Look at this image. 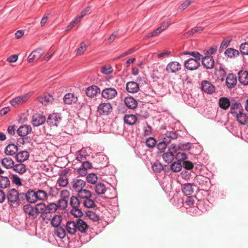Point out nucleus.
<instances>
[{"instance_id": "nucleus-1", "label": "nucleus", "mask_w": 248, "mask_h": 248, "mask_svg": "<svg viewBox=\"0 0 248 248\" xmlns=\"http://www.w3.org/2000/svg\"><path fill=\"white\" fill-rule=\"evenodd\" d=\"M21 193H19L14 188L9 190L6 195V198L10 207H15L19 205V199H21Z\"/></svg>"}, {"instance_id": "nucleus-2", "label": "nucleus", "mask_w": 248, "mask_h": 248, "mask_svg": "<svg viewBox=\"0 0 248 248\" xmlns=\"http://www.w3.org/2000/svg\"><path fill=\"white\" fill-rule=\"evenodd\" d=\"M32 93H28L23 95L16 97L10 101L11 105L15 107L26 102L32 95Z\"/></svg>"}, {"instance_id": "nucleus-3", "label": "nucleus", "mask_w": 248, "mask_h": 248, "mask_svg": "<svg viewBox=\"0 0 248 248\" xmlns=\"http://www.w3.org/2000/svg\"><path fill=\"white\" fill-rule=\"evenodd\" d=\"M70 185L73 189L78 192L85 187L86 182L80 179L79 177H77L72 180Z\"/></svg>"}, {"instance_id": "nucleus-4", "label": "nucleus", "mask_w": 248, "mask_h": 248, "mask_svg": "<svg viewBox=\"0 0 248 248\" xmlns=\"http://www.w3.org/2000/svg\"><path fill=\"white\" fill-rule=\"evenodd\" d=\"M95 195L93 193H90L87 196L84 197V198L81 199L82 200V203L83 206L87 208H93L95 207Z\"/></svg>"}, {"instance_id": "nucleus-5", "label": "nucleus", "mask_w": 248, "mask_h": 248, "mask_svg": "<svg viewBox=\"0 0 248 248\" xmlns=\"http://www.w3.org/2000/svg\"><path fill=\"white\" fill-rule=\"evenodd\" d=\"M36 191L29 189L26 193H21V199L23 200L26 199L30 203H35L37 201Z\"/></svg>"}, {"instance_id": "nucleus-6", "label": "nucleus", "mask_w": 248, "mask_h": 248, "mask_svg": "<svg viewBox=\"0 0 248 248\" xmlns=\"http://www.w3.org/2000/svg\"><path fill=\"white\" fill-rule=\"evenodd\" d=\"M62 121V117L59 113H53L49 115L47 123L50 126H58Z\"/></svg>"}, {"instance_id": "nucleus-7", "label": "nucleus", "mask_w": 248, "mask_h": 248, "mask_svg": "<svg viewBox=\"0 0 248 248\" xmlns=\"http://www.w3.org/2000/svg\"><path fill=\"white\" fill-rule=\"evenodd\" d=\"M117 91L114 88H106L102 91V96L107 99H112L117 95Z\"/></svg>"}, {"instance_id": "nucleus-8", "label": "nucleus", "mask_w": 248, "mask_h": 248, "mask_svg": "<svg viewBox=\"0 0 248 248\" xmlns=\"http://www.w3.org/2000/svg\"><path fill=\"white\" fill-rule=\"evenodd\" d=\"M112 106L110 103H102L98 107L97 111L101 115H108L112 111Z\"/></svg>"}, {"instance_id": "nucleus-9", "label": "nucleus", "mask_w": 248, "mask_h": 248, "mask_svg": "<svg viewBox=\"0 0 248 248\" xmlns=\"http://www.w3.org/2000/svg\"><path fill=\"white\" fill-rule=\"evenodd\" d=\"M200 65V61L192 58L188 59L184 62L185 67L189 70H194L198 69Z\"/></svg>"}, {"instance_id": "nucleus-10", "label": "nucleus", "mask_w": 248, "mask_h": 248, "mask_svg": "<svg viewBox=\"0 0 248 248\" xmlns=\"http://www.w3.org/2000/svg\"><path fill=\"white\" fill-rule=\"evenodd\" d=\"M32 130L31 126L29 125H22L16 130L17 135L22 138H25Z\"/></svg>"}, {"instance_id": "nucleus-11", "label": "nucleus", "mask_w": 248, "mask_h": 248, "mask_svg": "<svg viewBox=\"0 0 248 248\" xmlns=\"http://www.w3.org/2000/svg\"><path fill=\"white\" fill-rule=\"evenodd\" d=\"M46 120V118L44 115L35 114L32 117L31 124L34 127H36L44 124Z\"/></svg>"}, {"instance_id": "nucleus-12", "label": "nucleus", "mask_w": 248, "mask_h": 248, "mask_svg": "<svg viewBox=\"0 0 248 248\" xmlns=\"http://www.w3.org/2000/svg\"><path fill=\"white\" fill-rule=\"evenodd\" d=\"M23 211L29 215L30 218L31 219L36 218V209L35 207H33L30 204L24 205L23 208Z\"/></svg>"}, {"instance_id": "nucleus-13", "label": "nucleus", "mask_w": 248, "mask_h": 248, "mask_svg": "<svg viewBox=\"0 0 248 248\" xmlns=\"http://www.w3.org/2000/svg\"><path fill=\"white\" fill-rule=\"evenodd\" d=\"M181 69V65L177 62L173 61L169 62L166 67V70L168 73H176Z\"/></svg>"}, {"instance_id": "nucleus-14", "label": "nucleus", "mask_w": 248, "mask_h": 248, "mask_svg": "<svg viewBox=\"0 0 248 248\" xmlns=\"http://www.w3.org/2000/svg\"><path fill=\"white\" fill-rule=\"evenodd\" d=\"M201 89L207 93L212 94L215 91V87L209 81L203 80L201 83Z\"/></svg>"}, {"instance_id": "nucleus-15", "label": "nucleus", "mask_w": 248, "mask_h": 248, "mask_svg": "<svg viewBox=\"0 0 248 248\" xmlns=\"http://www.w3.org/2000/svg\"><path fill=\"white\" fill-rule=\"evenodd\" d=\"M44 54V51L41 48H38L33 51L29 56L28 61L29 62L38 60Z\"/></svg>"}, {"instance_id": "nucleus-16", "label": "nucleus", "mask_w": 248, "mask_h": 248, "mask_svg": "<svg viewBox=\"0 0 248 248\" xmlns=\"http://www.w3.org/2000/svg\"><path fill=\"white\" fill-rule=\"evenodd\" d=\"M77 232L85 233L89 229V225L83 219L78 218L77 219Z\"/></svg>"}, {"instance_id": "nucleus-17", "label": "nucleus", "mask_w": 248, "mask_h": 248, "mask_svg": "<svg viewBox=\"0 0 248 248\" xmlns=\"http://www.w3.org/2000/svg\"><path fill=\"white\" fill-rule=\"evenodd\" d=\"M202 58V64L207 69H212L214 67L215 62L213 57L209 55H206Z\"/></svg>"}, {"instance_id": "nucleus-18", "label": "nucleus", "mask_w": 248, "mask_h": 248, "mask_svg": "<svg viewBox=\"0 0 248 248\" xmlns=\"http://www.w3.org/2000/svg\"><path fill=\"white\" fill-rule=\"evenodd\" d=\"M238 79L240 83L244 86L248 85V71L241 70L238 73Z\"/></svg>"}, {"instance_id": "nucleus-19", "label": "nucleus", "mask_w": 248, "mask_h": 248, "mask_svg": "<svg viewBox=\"0 0 248 248\" xmlns=\"http://www.w3.org/2000/svg\"><path fill=\"white\" fill-rule=\"evenodd\" d=\"M237 83L236 76L233 74H229L226 79V85L229 89L234 87Z\"/></svg>"}, {"instance_id": "nucleus-20", "label": "nucleus", "mask_w": 248, "mask_h": 248, "mask_svg": "<svg viewBox=\"0 0 248 248\" xmlns=\"http://www.w3.org/2000/svg\"><path fill=\"white\" fill-rule=\"evenodd\" d=\"M68 184V178L67 175L64 173H61L57 181L56 186L61 187H65Z\"/></svg>"}, {"instance_id": "nucleus-21", "label": "nucleus", "mask_w": 248, "mask_h": 248, "mask_svg": "<svg viewBox=\"0 0 248 248\" xmlns=\"http://www.w3.org/2000/svg\"><path fill=\"white\" fill-rule=\"evenodd\" d=\"M126 89L129 93H134L140 90L139 84L134 81H129L126 83Z\"/></svg>"}, {"instance_id": "nucleus-22", "label": "nucleus", "mask_w": 248, "mask_h": 248, "mask_svg": "<svg viewBox=\"0 0 248 248\" xmlns=\"http://www.w3.org/2000/svg\"><path fill=\"white\" fill-rule=\"evenodd\" d=\"M211 203L207 200L200 201L198 204V208L202 211L206 212L209 210L211 207Z\"/></svg>"}, {"instance_id": "nucleus-23", "label": "nucleus", "mask_w": 248, "mask_h": 248, "mask_svg": "<svg viewBox=\"0 0 248 248\" xmlns=\"http://www.w3.org/2000/svg\"><path fill=\"white\" fill-rule=\"evenodd\" d=\"M100 89L95 85L88 87L86 91V95L91 98L93 97L97 93H100Z\"/></svg>"}, {"instance_id": "nucleus-24", "label": "nucleus", "mask_w": 248, "mask_h": 248, "mask_svg": "<svg viewBox=\"0 0 248 248\" xmlns=\"http://www.w3.org/2000/svg\"><path fill=\"white\" fill-rule=\"evenodd\" d=\"M77 220L69 221L66 223V230L70 234H74L77 232Z\"/></svg>"}, {"instance_id": "nucleus-25", "label": "nucleus", "mask_w": 248, "mask_h": 248, "mask_svg": "<svg viewBox=\"0 0 248 248\" xmlns=\"http://www.w3.org/2000/svg\"><path fill=\"white\" fill-rule=\"evenodd\" d=\"M236 118L238 122L242 125H245L247 124L248 121V117L246 113L243 112V110L239 111V113L236 114Z\"/></svg>"}, {"instance_id": "nucleus-26", "label": "nucleus", "mask_w": 248, "mask_h": 248, "mask_svg": "<svg viewBox=\"0 0 248 248\" xmlns=\"http://www.w3.org/2000/svg\"><path fill=\"white\" fill-rule=\"evenodd\" d=\"M194 181L195 183L198 184L202 186H203L210 182V179L202 175H199L195 178Z\"/></svg>"}, {"instance_id": "nucleus-27", "label": "nucleus", "mask_w": 248, "mask_h": 248, "mask_svg": "<svg viewBox=\"0 0 248 248\" xmlns=\"http://www.w3.org/2000/svg\"><path fill=\"white\" fill-rule=\"evenodd\" d=\"M124 103L126 106L130 109H134L138 105L136 100L131 96L125 97L124 99Z\"/></svg>"}, {"instance_id": "nucleus-28", "label": "nucleus", "mask_w": 248, "mask_h": 248, "mask_svg": "<svg viewBox=\"0 0 248 248\" xmlns=\"http://www.w3.org/2000/svg\"><path fill=\"white\" fill-rule=\"evenodd\" d=\"M219 107L224 109H228L231 106V102L228 97H222L219 98L218 101Z\"/></svg>"}, {"instance_id": "nucleus-29", "label": "nucleus", "mask_w": 248, "mask_h": 248, "mask_svg": "<svg viewBox=\"0 0 248 248\" xmlns=\"http://www.w3.org/2000/svg\"><path fill=\"white\" fill-rule=\"evenodd\" d=\"M18 151L17 146L14 144H9L5 148V153L8 155H13Z\"/></svg>"}, {"instance_id": "nucleus-30", "label": "nucleus", "mask_w": 248, "mask_h": 248, "mask_svg": "<svg viewBox=\"0 0 248 248\" xmlns=\"http://www.w3.org/2000/svg\"><path fill=\"white\" fill-rule=\"evenodd\" d=\"M16 157L17 162H23L28 159L29 154L26 151H22L17 153Z\"/></svg>"}, {"instance_id": "nucleus-31", "label": "nucleus", "mask_w": 248, "mask_h": 248, "mask_svg": "<svg viewBox=\"0 0 248 248\" xmlns=\"http://www.w3.org/2000/svg\"><path fill=\"white\" fill-rule=\"evenodd\" d=\"M162 158L165 162L167 163H170L175 158V154H174L173 152L168 151L167 152L163 153L162 155Z\"/></svg>"}, {"instance_id": "nucleus-32", "label": "nucleus", "mask_w": 248, "mask_h": 248, "mask_svg": "<svg viewBox=\"0 0 248 248\" xmlns=\"http://www.w3.org/2000/svg\"><path fill=\"white\" fill-rule=\"evenodd\" d=\"M178 138V134L176 132L171 131L167 132L164 138V140L168 144L170 143L171 140H176Z\"/></svg>"}, {"instance_id": "nucleus-33", "label": "nucleus", "mask_w": 248, "mask_h": 248, "mask_svg": "<svg viewBox=\"0 0 248 248\" xmlns=\"http://www.w3.org/2000/svg\"><path fill=\"white\" fill-rule=\"evenodd\" d=\"M13 169L14 171L20 174H23L27 170L26 165L22 163V162L14 165Z\"/></svg>"}, {"instance_id": "nucleus-34", "label": "nucleus", "mask_w": 248, "mask_h": 248, "mask_svg": "<svg viewBox=\"0 0 248 248\" xmlns=\"http://www.w3.org/2000/svg\"><path fill=\"white\" fill-rule=\"evenodd\" d=\"M224 54L228 58H232L239 56V52L234 48H228L225 51Z\"/></svg>"}, {"instance_id": "nucleus-35", "label": "nucleus", "mask_w": 248, "mask_h": 248, "mask_svg": "<svg viewBox=\"0 0 248 248\" xmlns=\"http://www.w3.org/2000/svg\"><path fill=\"white\" fill-rule=\"evenodd\" d=\"M37 201H45L48 199L46 191L43 189H38L36 191Z\"/></svg>"}, {"instance_id": "nucleus-36", "label": "nucleus", "mask_w": 248, "mask_h": 248, "mask_svg": "<svg viewBox=\"0 0 248 248\" xmlns=\"http://www.w3.org/2000/svg\"><path fill=\"white\" fill-rule=\"evenodd\" d=\"M36 99L43 105H46L53 99V97L51 95L47 94L42 96H39Z\"/></svg>"}, {"instance_id": "nucleus-37", "label": "nucleus", "mask_w": 248, "mask_h": 248, "mask_svg": "<svg viewBox=\"0 0 248 248\" xmlns=\"http://www.w3.org/2000/svg\"><path fill=\"white\" fill-rule=\"evenodd\" d=\"M137 120V117L135 115H125L124 117V123L130 125L135 124Z\"/></svg>"}, {"instance_id": "nucleus-38", "label": "nucleus", "mask_w": 248, "mask_h": 248, "mask_svg": "<svg viewBox=\"0 0 248 248\" xmlns=\"http://www.w3.org/2000/svg\"><path fill=\"white\" fill-rule=\"evenodd\" d=\"M2 165L6 169L13 168L14 166V162L10 157H5L1 160Z\"/></svg>"}, {"instance_id": "nucleus-39", "label": "nucleus", "mask_w": 248, "mask_h": 248, "mask_svg": "<svg viewBox=\"0 0 248 248\" xmlns=\"http://www.w3.org/2000/svg\"><path fill=\"white\" fill-rule=\"evenodd\" d=\"M192 185L190 183H186L183 185L182 191L186 196H189L193 192Z\"/></svg>"}, {"instance_id": "nucleus-40", "label": "nucleus", "mask_w": 248, "mask_h": 248, "mask_svg": "<svg viewBox=\"0 0 248 248\" xmlns=\"http://www.w3.org/2000/svg\"><path fill=\"white\" fill-rule=\"evenodd\" d=\"M94 191L98 195L104 194L106 191L105 185L102 183H99L94 186Z\"/></svg>"}, {"instance_id": "nucleus-41", "label": "nucleus", "mask_w": 248, "mask_h": 248, "mask_svg": "<svg viewBox=\"0 0 248 248\" xmlns=\"http://www.w3.org/2000/svg\"><path fill=\"white\" fill-rule=\"evenodd\" d=\"M62 220V216L58 215H55L52 217L51 219V224L55 228L59 227Z\"/></svg>"}, {"instance_id": "nucleus-42", "label": "nucleus", "mask_w": 248, "mask_h": 248, "mask_svg": "<svg viewBox=\"0 0 248 248\" xmlns=\"http://www.w3.org/2000/svg\"><path fill=\"white\" fill-rule=\"evenodd\" d=\"M152 169L155 173H160L164 170V168L162 164L158 161H156L152 164Z\"/></svg>"}, {"instance_id": "nucleus-43", "label": "nucleus", "mask_w": 248, "mask_h": 248, "mask_svg": "<svg viewBox=\"0 0 248 248\" xmlns=\"http://www.w3.org/2000/svg\"><path fill=\"white\" fill-rule=\"evenodd\" d=\"M35 208L36 209V215L37 217L38 215L40 214L41 215L44 213L45 212H46V204L44 202H41L36 204Z\"/></svg>"}, {"instance_id": "nucleus-44", "label": "nucleus", "mask_w": 248, "mask_h": 248, "mask_svg": "<svg viewBox=\"0 0 248 248\" xmlns=\"http://www.w3.org/2000/svg\"><path fill=\"white\" fill-rule=\"evenodd\" d=\"M86 214L89 218L94 222L98 221L99 220V216L93 211L88 210L86 212Z\"/></svg>"}, {"instance_id": "nucleus-45", "label": "nucleus", "mask_w": 248, "mask_h": 248, "mask_svg": "<svg viewBox=\"0 0 248 248\" xmlns=\"http://www.w3.org/2000/svg\"><path fill=\"white\" fill-rule=\"evenodd\" d=\"M241 107V103L239 102H235L231 104L230 106V112L233 115H235L237 114L236 110L238 109L240 107Z\"/></svg>"}, {"instance_id": "nucleus-46", "label": "nucleus", "mask_w": 248, "mask_h": 248, "mask_svg": "<svg viewBox=\"0 0 248 248\" xmlns=\"http://www.w3.org/2000/svg\"><path fill=\"white\" fill-rule=\"evenodd\" d=\"M10 185V181L7 176H1L0 177V187L1 188H7Z\"/></svg>"}, {"instance_id": "nucleus-47", "label": "nucleus", "mask_w": 248, "mask_h": 248, "mask_svg": "<svg viewBox=\"0 0 248 248\" xmlns=\"http://www.w3.org/2000/svg\"><path fill=\"white\" fill-rule=\"evenodd\" d=\"M98 180L97 175L93 173H91L88 174L86 176V180L88 183L91 184H95L96 183Z\"/></svg>"}, {"instance_id": "nucleus-48", "label": "nucleus", "mask_w": 248, "mask_h": 248, "mask_svg": "<svg viewBox=\"0 0 248 248\" xmlns=\"http://www.w3.org/2000/svg\"><path fill=\"white\" fill-rule=\"evenodd\" d=\"M55 233L58 237L60 238H63L66 235L64 229L60 226L56 228L55 230Z\"/></svg>"}, {"instance_id": "nucleus-49", "label": "nucleus", "mask_w": 248, "mask_h": 248, "mask_svg": "<svg viewBox=\"0 0 248 248\" xmlns=\"http://www.w3.org/2000/svg\"><path fill=\"white\" fill-rule=\"evenodd\" d=\"M58 209L56 203L51 202L46 205V210L48 213H54Z\"/></svg>"}, {"instance_id": "nucleus-50", "label": "nucleus", "mask_w": 248, "mask_h": 248, "mask_svg": "<svg viewBox=\"0 0 248 248\" xmlns=\"http://www.w3.org/2000/svg\"><path fill=\"white\" fill-rule=\"evenodd\" d=\"M70 204L73 208L79 207L80 202L78 197L73 196L70 198Z\"/></svg>"}, {"instance_id": "nucleus-51", "label": "nucleus", "mask_w": 248, "mask_h": 248, "mask_svg": "<svg viewBox=\"0 0 248 248\" xmlns=\"http://www.w3.org/2000/svg\"><path fill=\"white\" fill-rule=\"evenodd\" d=\"M171 170L175 172L180 171L182 169L181 163L178 162H174L172 163L170 166Z\"/></svg>"}, {"instance_id": "nucleus-52", "label": "nucleus", "mask_w": 248, "mask_h": 248, "mask_svg": "<svg viewBox=\"0 0 248 248\" xmlns=\"http://www.w3.org/2000/svg\"><path fill=\"white\" fill-rule=\"evenodd\" d=\"M87 46V45L85 44L84 42H81L80 43V46L77 50V55H83L84 52L86 50Z\"/></svg>"}, {"instance_id": "nucleus-53", "label": "nucleus", "mask_w": 248, "mask_h": 248, "mask_svg": "<svg viewBox=\"0 0 248 248\" xmlns=\"http://www.w3.org/2000/svg\"><path fill=\"white\" fill-rule=\"evenodd\" d=\"M175 158H176L178 161L181 162L182 161H185L187 158L186 155L184 152H177L175 155Z\"/></svg>"}, {"instance_id": "nucleus-54", "label": "nucleus", "mask_w": 248, "mask_h": 248, "mask_svg": "<svg viewBox=\"0 0 248 248\" xmlns=\"http://www.w3.org/2000/svg\"><path fill=\"white\" fill-rule=\"evenodd\" d=\"M74 101V95L72 93H67L63 97V102L66 104H71Z\"/></svg>"}, {"instance_id": "nucleus-55", "label": "nucleus", "mask_w": 248, "mask_h": 248, "mask_svg": "<svg viewBox=\"0 0 248 248\" xmlns=\"http://www.w3.org/2000/svg\"><path fill=\"white\" fill-rule=\"evenodd\" d=\"M56 205H57L58 208L63 210L67 207L68 205V202L65 199L62 198L58 201V203L56 204Z\"/></svg>"}, {"instance_id": "nucleus-56", "label": "nucleus", "mask_w": 248, "mask_h": 248, "mask_svg": "<svg viewBox=\"0 0 248 248\" xmlns=\"http://www.w3.org/2000/svg\"><path fill=\"white\" fill-rule=\"evenodd\" d=\"M11 179L12 183L16 186H21L22 185L21 179L16 174H12Z\"/></svg>"}, {"instance_id": "nucleus-57", "label": "nucleus", "mask_w": 248, "mask_h": 248, "mask_svg": "<svg viewBox=\"0 0 248 248\" xmlns=\"http://www.w3.org/2000/svg\"><path fill=\"white\" fill-rule=\"evenodd\" d=\"M167 143L164 140L162 141L159 142L156 147L160 153H164L167 147Z\"/></svg>"}, {"instance_id": "nucleus-58", "label": "nucleus", "mask_w": 248, "mask_h": 248, "mask_svg": "<svg viewBox=\"0 0 248 248\" xmlns=\"http://www.w3.org/2000/svg\"><path fill=\"white\" fill-rule=\"evenodd\" d=\"M156 144V140L153 137L148 138L146 140V145L149 148H153Z\"/></svg>"}, {"instance_id": "nucleus-59", "label": "nucleus", "mask_w": 248, "mask_h": 248, "mask_svg": "<svg viewBox=\"0 0 248 248\" xmlns=\"http://www.w3.org/2000/svg\"><path fill=\"white\" fill-rule=\"evenodd\" d=\"M203 29L204 28L202 27H196L191 29L190 31H188L186 33V34L187 35L190 36L194 34L195 33H200L203 30Z\"/></svg>"}, {"instance_id": "nucleus-60", "label": "nucleus", "mask_w": 248, "mask_h": 248, "mask_svg": "<svg viewBox=\"0 0 248 248\" xmlns=\"http://www.w3.org/2000/svg\"><path fill=\"white\" fill-rule=\"evenodd\" d=\"M90 193H92L90 190L86 189H82L81 190L78 191V197L80 199L84 198V197H86L88 195H89Z\"/></svg>"}, {"instance_id": "nucleus-61", "label": "nucleus", "mask_w": 248, "mask_h": 248, "mask_svg": "<svg viewBox=\"0 0 248 248\" xmlns=\"http://www.w3.org/2000/svg\"><path fill=\"white\" fill-rule=\"evenodd\" d=\"M71 213L75 217H80L83 215L81 210L79 207L73 208L71 210Z\"/></svg>"}, {"instance_id": "nucleus-62", "label": "nucleus", "mask_w": 248, "mask_h": 248, "mask_svg": "<svg viewBox=\"0 0 248 248\" xmlns=\"http://www.w3.org/2000/svg\"><path fill=\"white\" fill-rule=\"evenodd\" d=\"M240 50L242 54L248 55V43L242 44L240 46Z\"/></svg>"}, {"instance_id": "nucleus-63", "label": "nucleus", "mask_w": 248, "mask_h": 248, "mask_svg": "<svg viewBox=\"0 0 248 248\" xmlns=\"http://www.w3.org/2000/svg\"><path fill=\"white\" fill-rule=\"evenodd\" d=\"M76 159L79 161H82L86 159L85 152L83 151H79L77 154Z\"/></svg>"}, {"instance_id": "nucleus-64", "label": "nucleus", "mask_w": 248, "mask_h": 248, "mask_svg": "<svg viewBox=\"0 0 248 248\" xmlns=\"http://www.w3.org/2000/svg\"><path fill=\"white\" fill-rule=\"evenodd\" d=\"M46 193L47 195V198L48 197H54L56 196V191L55 189L52 186H47Z\"/></svg>"}]
</instances>
